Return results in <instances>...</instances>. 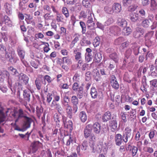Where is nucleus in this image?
<instances>
[{
    "label": "nucleus",
    "mask_w": 157,
    "mask_h": 157,
    "mask_svg": "<svg viewBox=\"0 0 157 157\" xmlns=\"http://www.w3.org/2000/svg\"><path fill=\"white\" fill-rule=\"evenodd\" d=\"M0 110H4L5 113H6L7 115H8V113H10V116H12L14 118L16 119L15 120V123L18 121L19 119L22 117H24L25 119V116L24 113L23 112L22 109H19L18 111H14L13 112H12V110L10 109H8L7 110L3 108L0 102Z\"/></svg>",
    "instance_id": "1"
},
{
    "label": "nucleus",
    "mask_w": 157,
    "mask_h": 157,
    "mask_svg": "<svg viewBox=\"0 0 157 157\" xmlns=\"http://www.w3.org/2000/svg\"><path fill=\"white\" fill-rule=\"evenodd\" d=\"M74 55L75 60L77 61V68H80V67L79 64H81L83 63V60L82 54V50L81 48H76L74 49L73 51Z\"/></svg>",
    "instance_id": "2"
},
{
    "label": "nucleus",
    "mask_w": 157,
    "mask_h": 157,
    "mask_svg": "<svg viewBox=\"0 0 157 157\" xmlns=\"http://www.w3.org/2000/svg\"><path fill=\"white\" fill-rule=\"evenodd\" d=\"M6 57L9 59L10 62L15 63L18 60V59L16 57V54L15 51L12 49H11L9 53L7 51L6 52Z\"/></svg>",
    "instance_id": "3"
},
{
    "label": "nucleus",
    "mask_w": 157,
    "mask_h": 157,
    "mask_svg": "<svg viewBox=\"0 0 157 157\" xmlns=\"http://www.w3.org/2000/svg\"><path fill=\"white\" fill-rule=\"evenodd\" d=\"M88 20L86 22V25L88 28L90 30L94 29L95 26V24L94 22V14L92 15L88 16Z\"/></svg>",
    "instance_id": "4"
},
{
    "label": "nucleus",
    "mask_w": 157,
    "mask_h": 157,
    "mask_svg": "<svg viewBox=\"0 0 157 157\" xmlns=\"http://www.w3.org/2000/svg\"><path fill=\"white\" fill-rule=\"evenodd\" d=\"M92 125L88 124L85 127L84 130V137L87 139L90 136L92 133Z\"/></svg>",
    "instance_id": "5"
},
{
    "label": "nucleus",
    "mask_w": 157,
    "mask_h": 157,
    "mask_svg": "<svg viewBox=\"0 0 157 157\" xmlns=\"http://www.w3.org/2000/svg\"><path fill=\"white\" fill-rule=\"evenodd\" d=\"M91 152L93 153H99L101 152L102 148V145L101 144H97L95 145V144H93V145H89Z\"/></svg>",
    "instance_id": "6"
},
{
    "label": "nucleus",
    "mask_w": 157,
    "mask_h": 157,
    "mask_svg": "<svg viewBox=\"0 0 157 157\" xmlns=\"http://www.w3.org/2000/svg\"><path fill=\"white\" fill-rule=\"evenodd\" d=\"M144 33V30L142 28L137 27L133 32V36L136 38H138L143 35Z\"/></svg>",
    "instance_id": "7"
},
{
    "label": "nucleus",
    "mask_w": 157,
    "mask_h": 157,
    "mask_svg": "<svg viewBox=\"0 0 157 157\" xmlns=\"http://www.w3.org/2000/svg\"><path fill=\"white\" fill-rule=\"evenodd\" d=\"M2 23H4L6 25H9L11 23V21L9 17L5 15L3 17L2 13H0V24Z\"/></svg>",
    "instance_id": "8"
},
{
    "label": "nucleus",
    "mask_w": 157,
    "mask_h": 157,
    "mask_svg": "<svg viewBox=\"0 0 157 157\" xmlns=\"http://www.w3.org/2000/svg\"><path fill=\"white\" fill-rule=\"evenodd\" d=\"M129 18L132 22L140 21L142 20V17H140L138 13L131 14L129 15Z\"/></svg>",
    "instance_id": "9"
},
{
    "label": "nucleus",
    "mask_w": 157,
    "mask_h": 157,
    "mask_svg": "<svg viewBox=\"0 0 157 157\" xmlns=\"http://www.w3.org/2000/svg\"><path fill=\"white\" fill-rule=\"evenodd\" d=\"M27 89L23 91V96L25 99L29 101L30 100L31 93L30 87L28 86Z\"/></svg>",
    "instance_id": "10"
},
{
    "label": "nucleus",
    "mask_w": 157,
    "mask_h": 157,
    "mask_svg": "<svg viewBox=\"0 0 157 157\" xmlns=\"http://www.w3.org/2000/svg\"><path fill=\"white\" fill-rule=\"evenodd\" d=\"M92 75L93 78L96 82L101 80V78L98 70L95 68L94 69L92 72Z\"/></svg>",
    "instance_id": "11"
},
{
    "label": "nucleus",
    "mask_w": 157,
    "mask_h": 157,
    "mask_svg": "<svg viewBox=\"0 0 157 157\" xmlns=\"http://www.w3.org/2000/svg\"><path fill=\"white\" fill-rule=\"evenodd\" d=\"M110 83L112 87L115 89L117 90L119 88V85L115 76L113 75L111 76Z\"/></svg>",
    "instance_id": "12"
},
{
    "label": "nucleus",
    "mask_w": 157,
    "mask_h": 157,
    "mask_svg": "<svg viewBox=\"0 0 157 157\" xmlns=\"http://www.w3.org/2000/svg\"><path fill=\"white\" fill-rule=\"evenodd\" d=\"M4 110L0 109V124L3 125L6 120V115L4 114ZM4 130L0 127V133H3Z\"/></svg>",
    "instance_id": "13"
},
{
    "label": "nucleus",
    "mask_w": 157,
    "mask_h": 157,
    "mask_svg": "<svg viewBox=\"0 0 157 157\" xmlns=\"http://www.w3.org/2000/svg\"><path fill=\"white\" fill-rule=\"evenodd\" d=\"M94 57V61L95 62L99 63L100 62L102 59V54L100 52H97L96 51L93 52Z\"/></svg>",
    "instance_id": "14"
},
{
    "label": "nucleus",
    "mask_w": 157,
    "mask_h": 157,
    "mask_svg": "<svg viewBox=\"0 0 157 157\" xmlns=\"http://www.w3.org/2000/svg\"><path fill=\"white\" fill-rule=\"evenodd\" d=\"M101 125L97 122H95L92 125V128L94 132L96 134H98L100 133L101 129Z\"/></svg>",
    "instance_id": "15"
},
{
    "label": "nucleus",
    "mask_w": 157,
    "mask_h": 157,
    "mask_svg": "<svg viewBox=\"0 0 157 157\" xmlns=\"http://www.w3.org/2000/svg\"><path fill=\"white\" fill-rule=\"evenodd\" d=\"M116 144L117 146H120L123 142L122 136L120 134H117L115 136Z\"/></svg>",
    "instance_id": "16"
},
{
    "label": "nucleus",
    "mask_w": 157,
    "mask_h": 157,
    "mask_svg": "<svg viewBox=\"0 0 157 157\" xmlns=\"http://www.w3.org/2000/svg\"><path fill=\"white\" fill-rule=\"evenodd\" d=\"M18 79L20 81H23L25 85H26L29 82V78L25 74L21 73L18 75Z\"/></svg>",
    "instance_id": "17"
},
{
    "label": "nucleus",
    "mask_w": 157,
    "mask_h": 157,
    "mask_svg": "<svg viewBox=\"0 0 157 157\" xmlns=\"http://www.w3.org/2000/svg\"><path fill=\"white\" fill-rule=\"evenodd\" d=\"M80 37V35L78 33H75L74 34V39L72 41L70 45V48H73L75 46V44L79 41Z\"/></svg>",
    "instance_id": "18"
},
{
    "label": "nucleus",
    "mask_w": 157,
    "mask_h": 157,
    "mask_svg": "<svg viewBox=\"0 0 157 157\" xmlns=\"http://www.w3.org/2000/svg\"><path fill=\"white\" fill-rule=\"evenodd\" d=\"M113 13H118L121 10V4L117 3H114L112 6Z\"/></svg>",
    "instance_id": "19"
},
{
    "label": "nucleus",
    "mask_w": 157,
    "mask_h": 157,
    "mask_svg": "<svg viewBox=\"0 0 157 157\" xmlns=\"http://www.w3.org/2000/svg\"><path fill=\"white\" fill-rule=\"evenodd\" d=\"M17 52L20 59L24 58L25 52L23 48L21 46H19L17 48Z\"/></svg>",
    "instance_id": "20"
},
{
    "label": "nucleus",
    "mask_w": 157,
    "mask_h": 157,
    "mask_svg": "<svg viewBox=\"0 0 157 157\" xmlns=\"http://www.w3.org/2000/svg\"><path fill=\"white\" fill-rule=\"evenodd\" d=\"M32 121V120L30 118L28 117H25V121L23 126L24 129L25 130L29 128L30 126V124Z\"/></svg>",
    "instance_id": "21"
},
{
    "label": "nucleus",
    "mask_w": 157,
    "mask_h": 157,
    "mask_svg": "<svg viewBox=\"0 0 157 157\" xmlns=\"http://www.w3.org/2000/svg\"><path fill=\"white\" fill-rule=\"evenodd\" d=\"M9 75V72L6 71H0V82H3L5 78H6Z\"/></svg>",
    "instance_id": "22"
},
{
    "label": "nucleus",
    "mask_w": 157,
    "mask_h": 157,
    "mask_svg": "<svg viewBox=\"0 0 157 157\" xmlns=\"http://www.w3.org/2000/svg\"><path fill=\"white\" fill-rule=\"evenodd\" d=\"M148 87V86L146 82V79L145 78L142 81L140 89L143 92L146 93L147 91V88Z\"/></svg>",
    "instance_id": "23"
},
{
    "label": "nucleus",
    "mask_w": 157,
    "mask_h": 157,
    "mask_svg": "<svg viewBox=\"0 0 157 157\" xmlns=\"http://www.w3.org/2000/svg\"><path fill=\"white\" fill-rule=\"evenodd\" d=\"M4 7L6 13L8 15H11L12 12L11 5L8 3H6L4 5Z\"/></svg>",
    "instance_id": "24"
},
{
    "label": "nucleus",
    "mask_w": 157,
    "mask_h": 157,
    "mask_svg": "<svg viewBox=\"0 0 157 157\" xmlns=\"http://www.w3.org/2000/svg\"><path fill=\"white\" fill-rule=\"evenodd\" d=\"M132 48L133 50V53L135 55L137 56L140 53L139 49L140 47L136 43L132 44Z\"/></svg>",
    "instance_id": "25"
},
{
    "label": "nucleus",
    "mask_w": 157,
    "mask_h": 157,
    "mask_svg": "<svg viewBox=\"0 0 157 157\" xmlns=\"http://www.w3.org/2000/svg\"><path fill=\"white\" fill-rule=\"evenodd\" d=\"M109 126L112 132H114L117 128V122L116 120H114L109 122Z\"/></svg>",
    "instance_id": "26"
},
{
    "label": "nucleus",
    "mask_w": 157,
    "mask_h": 157,
    "mask_svg": "<svg viewBox=\"0 0 157 157\" xmlns=\"http://www.w3.org/2000/svg\"><path fill=\"white\" fill-rule=\"evenodd\" d=\"M65 109L66 112L70 118H72V109L71 106L69 105L67 106L63 107Z\"/></svg>",
    "instance_id": "27"
},
{
    "label": "nucleus",
    "mask_w": 157,
    "mask_h": 157,
    "mask_svg": "<svg viewBox=\"0 0 157 157\" xmlns=\"http://www.w3.org/2000/svg\"><path fill=\"white\" fill-rule=\"evenodd\" d=\"M54 103V104L53 103V104L51 105V107L52 108L55 107V109L58 110V112L60 114L62 113L63 112V109L60 104L58 103L56 104H55V102Z\"/></svg>",
    "instance_id": "28"
},
{
    "label": "nucleus",
    "mask_w": 157,
    "mask_h": 157,
    "mask_svg": "<svg viewBox=\"0 0 157 157\" xmlns=\"http://www.w3.org/2000/svg\"><path fill=\"white\" fill-rule=\"evenodd\" d=\"M111 113L109 111L105 113L102 116V120L104 122H106L111 119Z\"/></svg>",
    "instance_id": "29"
},
{
    "label": "nucleus",
    "mask_w": 157,
    "mask_h": 157,
    "mask_svg": "<svg viewBox=\"0 0 157 157\" xmlns=\"http://www.w3.org/2000/svg\"><path fill=\"white\" fill-rule=\"evenodd\" d=\"M53 97L54 99L52 101L51 104H53V103L55 104L57 103V102L59 101L60 100V97L59 94L56 92H52Z\"/></svg>",
    "instance_id": "30"
},
{
    "label": "nucleus",
    "mask_w": 157,
    "mask_h": 157,
    "mask_svg": "<svg viewBox=\"0 0 157 157\" xmlns=\"http://www.w3.org/2000/svg\"><path fill=\"white\" fill-rule=\"evenodd\" d=\"M79 117L81 121L85 122L87 120V117L86 112L82 111L80 112L79 114Z\"/></svg>",
    "instance_id": "31"
},
{
    "label": "nucleus",
    "mask_w": 157,
    "mask_h": 157,
    "mask_svg": "<svg viewBox=\"0 0 157 157\" xmlns=\"http://www.w3.org/2000/svg\"><path fill=\"white\" fill-rule=\"evenodd\" d=\"M118 25L122 27H126L127 23L126 21L124 19L119 18L118 20Z\"/></svg>",
    "instance_id": "32"
},
{
    "label": "nucleus",
    "mask_w": 157,
    "mask_h": 157,
    "mask_svg": "<svg viewBox=\"0 0 157 157\" xmlns=\"http://www.w3.org/2000/svg\"><path fill=\"white\" fill-rule=\"evenodd\" d=\"M90 94L93 98H96L98 96V92L95 87H92L90 90Z\"/></svg>",
    "instance_id": "33"
},
{
    "label": "nucleus",
    "mask_w": 157,
    "mask_h": 157,
    "mask_svg": "<svg viewBox=\"0 0 157 157\" xmlns=\"http://www.w3.org/2000/svg\"><path fill=\"white\" fill-rule=\"evenodd\" d=\"M150 10L155 11L157 10V3L155 0H151Z\"/></svg>",
    "instance_id": "34"
},
{
    "label": "nucleus",
    "mask_w": 157,
    "mask_h": 157,
    "mask_svg": "<svg viewBox=\"0 0 157 157\" xmlns=\"http://www.w3.org/2000/svg\"><path fill=\"white\" fill-rule=\"evenodd\" d=\"M7 77L8 78L7 82L9 85V87L10 88V89H11V90L12 92H15L16 89H13V90L12 88H11L13 82V81L12 80V77L10 76V75H9V76H7Z\"/></svg>",
    "instance_id": "35"
},
{
    "label": "nucleus",
    "mask_w": 157,
    "mask_h": 157,
    "mask_svg": "<svg viewBox=\"0 0 157 157\" xmlns=\"http://www.w3.org/2000/svg\"><path fill=\"white\" fill-rule=\"evenodd\" d=\"M89 137V145L92 146L93 144H95L96 140L95 136L94 133H92Z\"/></svg>",
    "instance_id": "36"
},
{
    "label": "nucleus",
    "mask_w": 157,
    "mask_h": 157,
    "mask_svg": "<svg viewBox=\"0 0 157 157\" xmlns=\"http://www.w3.org/2000/svg\"><path fill=\"white\" fill-rule=\"evenodd\" d=\"M64 126L65 128L68 129L70 131H71L73 129L72 122L71 121L64 122Z\"/></svg>",
    "instance_id": "37"
},
{
    "label": "nucleus",
    "mask_w": 157,
    "mask_h": 157,
    "mask_svg": "<svg viewBox=\"0 0 157 157\" xmlns=\"http://www.w3.org/2000/svg\"><path fill=\"white\" fill-rule=\"evenodd\" d=\"M41 143L39 141H36L34 142L32 144V151L33 153H35L38 150V145Z\"/></svg>",
    "instance_id": "38"
},
{
    "label": "nucleus",
    "mask_w": 157,
    "mask_h": 157,
    "mask_svg": "<svg viewBox=\"0 0 157 157\" xmlns=\"http://www.w3.org/2000/svg\"><path fill=\"white\" fill-rule=\"evenodd\" d=\"M92 13V11L91 9H87L86 10V12L84 11H82L80 13V15L83 18H86V17L87 13H90L91 14V13Z\"/></svg>",
    "instance_id": "39"
},
{
    "label": "nucleus",
    "mask_w": 157,
    "mask_h": 157,
    "mask_svg": "<svg viewBox=\"0 0 157 157\" xmlns=\"http://www.w3.org/2000/svg\"><path fill=\"white\" fill-rule=\"evenodd\" d=\"M132 30L131 28L129 27H124L123 29L122 33L124 35L128 36L131 33Z\"/></svg>",
    "instance_id": "40"
},
{
    "label": "nucleus",
    "mask_w": 157,
    "mask_h": 157,
    "mask_svg": "<svg viewBox=\"0 0 157 157\" xmlns=\"http://www.w3.org/2000/svg\"><path fill=\"white\" fill-rule=\"evenodd\" d=\"M56 20L57 22H62L64 19V17L62 14L59 13L56 15Z\"/></svg>",
    "instance_id": "41"
},
{
    "label": "nucleus",
    "mask_w": 157,
    "mask_h": 157,
    "mask_svg": "<svg viewBox=\"0 0 157 157\" xmlns=\"http://www.w3.org/2000/svg\"><path fill=\"white\" fill-rule=\"evenodd\" d=\"M110 58L113 59L116 63L118 62V56L116 53L114 52L111 54L109 55Z\"/></svg>",
    "instance_id": "42"
},
{
    "label": "nucleus",
    "mask_w": 157,
    "mask_h": 157,
    "mask_svg": "<svg viewBox=\"0 0 157 157\" xmlns=\"http://www.w3.org/2000/svg\"><path fill=\"white\" fill-rule=\"evenodd\" d=\"M104 10L106 13H108L112 14L113 13L112 7H111L109 6H106L105 7Z\"/></svg>",
    "instance_id": "43"
},
{
    "label": "nucleus",
    "mask_w": 157,
    "mask_h": 157,
    "mask_svg": "<svg viewBox=\"0 0 157 157\" xmlns=\"http://www.w3.org/2000/svg\"><path fill=\"white\" fill-rule=\"evenodd\" d=\"M62 60L63 63H65L68 65H70L72 63L71 59L67 57H63L62 58Z\"/></svg>",
    "instance_id": "44"
},
{
    "label": "nucleus",
    "mask_w": 157,
    "mask_h": 157,
    "mask_svg": "<svg viewBox=\"0 0 157 157\" xmlns=\"http://www.w3.org/2000/svg\"><path fill=\"white\" fill-rule=\"evenodd\" d=\"M90 44V41L86 39V38H83L81 42V44L83 46H86Z\"/></svg>",
    "instance_id": "45"
},
{
    "label": "nucleus",
    "mask_w": 157,
    "mask_h": 157,
    "mask_svg": "<svg viewBox=\"0 0 157 157\" xmlns=\"http://www.w3.org/2000/svg\"><path fill=\"white\" fill-rule=\"evenodd\" d=\"M109 33L111 34H115V33H117V31H119L120 29L117 26L112 27L109 29Z\"/></svg>",
    "instance_id": "46"
},
{
    "label": "nucleus",
    "mask_w": 157,
    "mask_h": 157,
    "mask_svg": "<svg viewBox=\"0 0 157 157\" xmlns=\"http://www.w3.org/2000/svg\"><path fill=\"white\" fill-rule=\"evenodd\" d=\"M100 39L99 37H96L94 39L93 44L94 47L99 45L100 43Z\"/></svg>",
    "instance_id": "47"
},
{
    "label": "nucleus",
    "mask_w": 157,
    "mask_h": 157,
    "mask_svg": "<svg viewBox=\"0 0 157 157\" xmlns=\"http://www.w3.org/2000/svg\"><path fill=\"white\" fill-rule=\"evenodd\" d=\"M62 12L66 18L69 17V13L67 8L63 7L62 9Z\"/></svg>",
    "instance_id": "48"
},
{
    "label": "nucleus",
    "mask_w": 157,
    "mask_h": 157,
    "mask_svg": "<svg viewBox=\"0 0 157 157\" xmlns=\"http://www.w3.org/2000/svg\"><path fill=\"white\" fill-rule=\"evenodd\" d=\"M82 4L86 8H88L91 6L90 0H82Z\"/></svg>",
    "instance_id": "49"
},
{
    "label": "nucleus",
    "mask_w": 157,
    "mask_h": 157,
    "mask_svg": "<svg viewBox=\"0 0 157 157\" xmlns=\"http://www.w3.org/2000/svg\"><path fill=\"white\" fill-rule=\"evenodd\" d=\"M124 41V39L123 37H119L115 40L114 44L116 45H119Z\"/></svg>",
    "instance_id": "50"
},
{
    "label": "nucleus",
    "mask_w": 157,
    "mask_h": 157,
    "mask_svg": "<svg viewBox=\"0 0 157 157\" xmlns=\"http://www.w3.org/2000/svg\"><path fill=\"white\" fill-rule=\"evenodd\" d=\"M138 150V148L136 147L132 146L131 147L130 151L131 152L132 155L133 156H134L136 155L137 153Z\"/></svg>",
    "instance_id": "51"
},
{
    "label": "nucleus",
    "mask_w": 157,
    "mask_h": 157,
    "mask_svg": "<svg viewBox=\"0 0 157 157\" xmlns=\"http://www.w3.org/2000/svg\"><path fill=\"white\" fill-rule=\"evenodd\" d=\"M93 56L92 54H85V59L86 61L88 63L92 60Z\"/></svg>",
    "instance_id": "52"
},
{
    "label": "nucleus",
    "mask_w": 157,
    "mask_h": 157,
    "mask_svg": "<svg viewBox=\"0 0 157 157\" xmlns=\"http://www.w3.org/2000/svg\"><path fill=\"white\" fill-rule=\"evenodd\" d=\"M131 131L132 130L131 128L129 127H127L125 128L124 130V133L123 134L127 135L128 136H131Z\"/></svg>",
    "instance_id": "53"
},
{
    "label": "nucleus",
    "mask_w": 157,
    "mask_h": 157,
    "mask_svg": "<svg viewBox=\"0 0 157 157\" xmlns=\"http://www.w3.org/2000/svg\"><path fill=\"white\" fill-rule=\"evenodd\" d=\"M71 102L73 105H77L78 104V99L75 96H73L71 98Z\"/></svg>",
    "instance_id": "54"
},
{
    "label": "nucleus",
    "mask_w": 157,
    "mask_h": 157,
    "mask_svg": "<svg viewBox=\"0 0 157 157\" xmlns=\"http://www.w3.org/2000/svg\"><path fill=\"white\" fill-rule=\"evenodd\" d=\"M79 24L82 29V34H84L86 32V29L85 23L83 21H81Z\"/></svg>",
    "instance_id": "55"
},
{
    "label": "nucleus",
    "mask_w": 157,
    "mask_h": 157,
    "mask_svg": "<svg viewBox=\"0 0 157 157\" xmlns=\"http://www.w3.org/2000/svg\"><path fill=\"white\" fill-rule=\"evenodd\" d=\"M35 83L37 89L38 90H40L41 86V81L38 78H37L35 81Z\"/></svg>",
    "instance_id": "56"
},
{
    "label": "nucleus",
    "mask_w": 157,
    "mask_h": 157,
    "mask_svg": "<svg viewBox=\"0 0 157 157\" xmlns=\"http://www.w3.org/2000/svg\"><path fill=\"white\" fill-rule=\"evenodd\" d=\"M80 80V75L77 73H75L74 75L73 78V80L74 82H78Z\"/></svg>",
    "instance_id": "57"
},
{
    "label": "nucleus",
    "mask_w": 157,
    "mask_h": 157,
    "mask_svg": "<svg viewBox=\"0 0 157 157\" xmlns=\"http://www.w3.org/2000/svg\"><path fill=\"white\" fill-rule=\"evenodd\" d=\"M132 50L131 49L129 48L126 51L125 53V57L128 59L130 56L132 54Z\"/></svg>",
    "instance_id": "58"
},
{
    "label": "nucleus",
    "mask_w": 157,
    "mask_h": 157,
    "mask_svg": "<svg viewBox=\"0 0 157 157\" xmlns=\"http://www.w3.org/2000/svg\"><path fill=\"white\" fill-rule=\"evenodd\" d=\"M150 24V22L148 20H145L142 22V25L144 27H148Z\"/></svg>",
    "instance_id": "59"
},
{
    "label": "nucleus",
    "mask_w": 157,
    "mask_h": 157,
    "mask_svg": "<svg viewBox=\"0 0 157 157\" xmlns=\"http://www.w3.org/2000/svg\"><path fill=\"white\" fill-rule=\"evenodd\" d=\"M88 144L87 141H84L82 144L81 148L82 150H86L88 147Z\"/></svg>",
    "instance_id": "60"
},
{
    "label": "nucleus",
    "mask_w": 157,
    "mask_h": 157,
    "mask_svg": "<svg viewBox=\"0 0 157 157\" xmlns=\"http://www.w3.org/2000/svg\"><path fill=\"white\" fill-rule=\"evenodd\" d=\"M83 89L82 87H80L77 94L78 97L80 99L83 97Z\"/></svg>",
    "instance_id": "61"
},
{
    "label": "nucleus",
    "mask_w": 157,
    "mask_h": 157,
    "mask_svg": "<svg viewBox=\"0 0 157 157\" xmlns=\"http://www.w3.org/2000/svg\"><path fill=\"white\" fill-rule=\"evenodd\" d=\"M114 20L112 17H110L108 18L106 21L105 22V25H109L113 23Z\"/></svg>",
    "instance_id": "62"
},
{
    "label": "nucleus",
    "mask_w": 157,
    "mask_h": 157,
    "mask_svg": "<svg viewBox=\"0 0 157 157\" xmlns=\"http://www.w3.org/2000/svg\"><path fill=\"white\" fill-rule=\"evenodd\" d=\"M154 34L153 31L147 33L145 36V40H150Z\"/></svg>",
    "instance_id": "63"
},
{
    "label": "nucleus",
    "mask_w": 157,
    "mask_h": 157,
    "mask_svg": "<svg viewBox=\"0 0 157 157\" xmlns=\"http://www.w3.org/2000/svg\"><path fill=\"white\" fill-rule=\"evenodd\" d=\"M53 94L52 93H48L47 96L46 101L48 103H50L52 99Z\"/></svg>",
    "instance_id": "64"
}]
</instances>
